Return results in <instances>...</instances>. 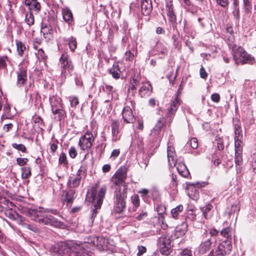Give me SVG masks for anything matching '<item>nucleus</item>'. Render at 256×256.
I'll return each instance as SVG.
<instances>
[{"instance_id":"f257e3e1","label":"nucleus","mask_w":256,"mask_h":256,"mask_svg":"<svg viewBox=\"0 0 256 256\" xmlns=\"http://www.w3.org/2000/svg\"><path fill=\"white\" fill-rule=\"evenodd\" d=\"M126 178V171L124 169H118L112 178L114 184L117 186L116 188L115 211L117 213L121 212L126 208V199L127 197V188L124 186L122 190L120 185L124 184Z\"/></svg>"},{"instance_id":"f03ea898","label":"nucleus","mask_w":256,"mask_h":256,"mask_svg":"<svg viewBox=\"0 0 256 256\" xmlns=\"http://www.w3.org/2000/svg\"><path fill=\"white\" fill-rule=\"evenodd\" d=\"M50 212L54 213L55 210H44V208L40 207L35 208H32L29 210V213L30 215H33L37 218L44 216V218H38L37 220H36L40 223L44 224H50L58 228H62L63 226L62 222H60V221H58L57 220H56L51 216H45L44 215V212Z\"/></svg>"},{"instance_id":"7ed1b4c3","label":"nucleus","mask_w":256,"mask_h":256,"mask_svg":"<svg viewBox=\"0 0 256 256\" xmlns=\"http://www.w3.org/2000/svg\"><path fill=\"white\" fill-rule=\"evenodd\" d=\"M232 55L233 58L238 64V57H240L242 60H240V62L242 64H252L254 62L255 59L254 57L252 56L250 54L246 52V51L240 46H237L234 44L232 46Z\"/></svg>"},{"instance_id":"20e7f679","label":"nucleus","mask_w":256,"mask_h":256,"mask_svg":"<svg viewBox=\"0 0 256 256\" xmlns=\"http://www.w3.org/2000/svg\"><path fill=\"white\" fill-rule=\"evenodd\" d=\"M234 147L235 152L242 153V130L241 128L240 122L238 120H236L234 122Z\"/></svg>"},{"instance_id":"39448f33","label":"nucleus","mask_w":256,"mask_h":256,"mask_svg":"<svg viewBox=\"0 0 256 256\" xmlns=\"http://www.w3.org/2000/svg\"><path fill=\"white\" fill-rule=\"evenodd\" d=\"M158 245L162 254L168 256L171 253L172 251L171 240L167 234H163L158 238Z\"/></svg>"},{"instance_id":"423d86ee","label":"nucleus","mask_w":256,"mask_h":256,"mask_svg":"<svg viewBox=\"0 0 256 256\" xmlns=\"http://www.w3.org/2000/svg\"><path fill=\"white\" fill-rule=\"evenodd\" d=\"M94 140L92 134L90 132H87L80 138L78 146L82 150H88L91 148Z\"/></svg>"},{"instance_id":"0eeeda50","label":"nucleus","mask_w":256,"mask_h":256,"mask_svg":"<svg viewBox=\"0 0 256 256\" xmlns=\"http://www.w3.org/2000/svg\"><path fill=\"white\" fill-rule=\"evenodd\" d=\"M180 104V100L179 98L178 94H176L167 108L166 117L169 118L170 122H171L174 118Z\"/></svg>"},{"instance_id":"6e6552de","label":"nucleus","mask_w":256,"mask_h":256,"mask_svg":"<svg viewBox=\"0 0 256 256\" xmlns=\"http://www.w3.org/2000/svg\"><path fill=\"white\" fill-rule=\"evenodd\" d=\"M204 238L199 246V252L204 254L210 250L212 246V242L210 238H208V234L205 232L203 235Z\"/></svg>"},{"instance_id":"1a4fd4ad","label":"nucleus","mask_w":256,"mask_h":256,"mask_svg":"<svg viewBox=\"0 0 256 256\" xmlns=\"http://www.w3.org/2000/svg\"><path fill=\"white\" fill-rule=\"evenodd\" d=\"M122 116L124 122L126 124L133 123L135 120L132 111L128 106H125L122 110Z\"/></svg>"},{"instance_id":"9d476101","label":"nucleus","mask_w":256,"mask_h":256,"mask_svg":"<svg viewBox=\"0 0 256 256\" xmlns=\"http://www.w3.org/2000/svg\"><path fill=\"white\" fill-rule=\"evenodd\" d=\"M79 247L78 246L76 247L74 246H70L68 244L65 242V252H66V254L68 256H71L72 254H73L74 256H87L88 254L84 250L80 252H77L78 248Z\"/></svg>"},{"instance_id":"9b49d317","label":"nucleus","mask_w":256,"mask_h":256,"mask_svg":"<svg viewBox=\"0 0 256 256\" xmlns=\"http://www.w3.org/2000/svg\"><path fill=\"white\" fill-rule=\"evenodd\" d=\"M112 140L116 142L119 140L118 134L120 132V122L118 120H112L111 123Z\"/></svg>"},{"instance_id":"f8f14e48","label":"nucleus","mask_w":256,"mask_h":256,"mask_svg":"<svg viewBox=\"0 0 256 256\" xmlns=\"http://www.w3.org/2000/svg\"><path fill=\"white\" fill-rule=\"evenodd\" d=\"M141 10L142 13L144 16L149 15L152 10V6L151 0H141Z\"/></svg>"},{"instance_id":"ddd939ff","label":"nucleus","mask_w":256,"mask_h":256,"mask_svg":"<svg viewBox=\"0 0 256 256\" xmlns=\"http://www.w3.org/2000/svg\"><path fill=\"white\" fill-rule=\"evenodd\" d=\"M106 192V188L103 186L98 191L97 196H94L93 202L97 204V208H100Z\"/></svg>"},{"instance_id":"4468645a","label":"nucleus","mask_w":256,"mask_h":256,"mask_svg":"<svg viewBox=\"0 0 256 256\" xmlns=\"http://www.w3.org/2000/svg\"><path fill=\"white\" fill-rule=\"evenodd\" d=\"M167 156L168 162L170 166H174L176 164V153L174 147L170 146L167 148Z\"/></svg>"},{"instance_id":"2eb2a0df","label":"nucleus","mask_w":256,"mask_h":256,"mask_svg":"<svg viewBox=\"0 0 256 256\" xmlns=\"http://www.w3.org/2000/svg\"><path fill=\"white\" fill-rule=\"evenodd\" d=\"M18 78L16 84L19 87L24 85L27 80L26 70L24 68H20L17 73Z\"/></svg>"},{"instance_id":"dca6fc26","label":"nucleus","mask_w":256,"mask_h":256,"mask_svg":"<svg viewBox=\"0 0 256 256\" xmlns=\"http://www.w3.org/2000/svg\"><path fill=\"white\" fill-rule=\"evenodd\" d=\"M108 72L114 78L118 79L120 77L122 71L118 62H115L113 64L112 68L108 70Z\"/></svg>"},{"instance_id":"f3484780","label":"nucleus","mask_w":256,"mask_h":256,"mask_svg":"<svg viewBox=\"0 0 256 256\" xmlns=\"http://www.w3.org/2000/svg\"><path fill=\"white\" fill-rule=\"evenodd\" d=\"M152 91V88L149 83L144 84L139 90V94L142 98L149 96Z\"/></svg>"},{"instance_id":"a211bd4d","label":"nucleus","mask_w":256,"mask_h":256,"mask_svg":"<svg viewBox=\"0 0 256 256\" xmlns=\"http://www.w3.org/2000/svg\"><path fill=\"white\" fill-rule=\"evenodd\" d=\"M166 122V121L164 118H160L152 130V133L154 134L155 135H158L161 131L162 128L165 124Z\"/></svg>"},{"instance_id":"6ab92c4d","label":"nucleus","mask_w":256,"mask_h":256,"mask_svg":"<svg viewBox=\"0 0 256 256\" xmlns=\"http://www.w3.org/2000/svg\"><path fill=\"white\" fill-rule=\"evenodd\" d=\"M24 4L30 7V10H34L37 12L40 10V4L36 0H26Z\"/></svg>"},{"instance_id":"aec40b11","label":"nucleus","mask_w":256,"mask_h":256,"mask_svg":"<svg viewBox=\"0 0 256 256\" xmlns=\"http://www.w3.org/2000/svg\"><path fill=\"white\" fill-rule=\"evenodd\" d=\"M212 206L211 204H206V206L202 208V214L205 218L208 219L212 216Z\"/></svg>"},{"instance_id":"412c9836","label":"nucleus","mask_w":256,"mask_h":256,"mask_svg":"<svg viewBox=\"0 0 256 256\" xmlns=\"http://www.w3.org/2000/svg\"><path fill=\"white\" fill-rule=\"evenodd\" d=\"M178 173L184 177H187L190 172L186 166L182 163H178L176 167Z\"/></svg>"},{"instance_id":"4be33fe9","label":"nucleus","mask_w":256,"mask_h":256,"mask_svg":"<svg viewBox=\"0 0 256 256\" xmlns=\"http://www.w3.org/2000/svg\"><path fill=\"white\" fill-rule=\"evenodd\" d=\"M3 114L2 116V120L6 119H12L13 115L10 113V107L9 104H6L4 106Z\"/></svg>"},{"instance_id":"5701e85b","label":"nucleus","mask_w":256,"mask_h":256,"mask_svg":"<svg viewBox=\"0 0 256 256\" xmlns=\"http://www.w3.org/2000/svg\"><path fill=\"white\" fill-rule=\"evenodd\" d=\"M80 178L79 176H70L68 182V186L70 188L78 186L80 184Z\"/></svg>"},{"instance_id":"b1692460","label":"nucleus","mask_w":256,"mask_h":256,"mask_svg":"<svg viewBox=\"0 0 256 256\" xmlns=\"http://www.w3.org/2000/svg\"><path fill=\"white\" fill-rule=\"evenodd\" d=\"M65 22H68L70 25H72L74 24L72 12L68 8H65Z\"/></svg>"},{"instance_id":"393cba45","label":"nucleus","mask_w":256,"mask_h":256,"mask_svg":"<svg viewBox=\"0 0 256 256\" xmlns=\"http://www.w3.org/2000/svg\"><path fill=\"white\" fill-rule=\"evenodd\" d=\"M16 44L18 55L22 56L24 54V52L26 50V46L25 44L22 42L18 40H16Z\"/></svg>"},{"instance_id":"a878e982","label":"nucleus","mask_w":256,"mask_h":256,"mask_svg":"<svg viewBox=\"0 0 256 256\" xmlns=\"http://www.w3.org/2000/svg\"><path fill=\"white\" fill-rule=\"evenodd\" d=\"M177 184L178 182L176 176L172 174V180L170 184L171 188L170 190L168 189V191L171 194H175V191L176 190Z\"/></svg>"},{"instance_id":"bb28decb","label":"nucleus","mask_w":256,"mask_h":256,"mask_svg":"<svg viewBox=\"0 0 256 256\" xmlns=\"http://www.w3.org/2000/svg\"><path fill=\"white\" fill-rule=\"evenodd\" d=\"M53 252L59 254V256H64V248L62 242L57 243L54 247Z\"/></svg>"},{"instance_id":"cd10ccee","label":"nucleus","mask_w":256,"mask_h":256,"mask_svg":"<svg viewBox=\"0 0 256 256\" xmlns=\"http://www.w3.org/2000/svg\"><path fill=\"white\" fill-rule=\"evenodd\" d=\"M139 81L136 79L134 78L130 82L128 88L129 92H132V95L134 94L136 90V86L139 85Z\"/></svg>"},{"instance_id":"c85d7f7f","label":"nucleus","mask_w":256,"mask_h":256,"mask_svg":"<svg viewBox=\"0 0 256 256\" xmlns=\"http://www.w3.org/2000/svg\"><path fill=\"white\" fill-rule=\"evenodd\" d=\"M25 22L29 26L34 24V18L33 14L31 12H28L26 14L25 16Z\"/></svg>"},{"instance_id":"c756f323","label":"nucleus","mask_w":256,"mask_h":256,"mask_svg":"<svg viewBox=\"0 0 256 256\" xmlns=\"http://www.w3.org/2000/svg\"><path fill=\"white\" fill-rule=\"evenodd\" d=\"M74 198V192L72 190L69 192L66 193L65 196V201H66L67 206H70Z\"/></svg>"},{"instance_id":"7c9ffc66","label":"nucleus","mask_w":256,"mask_h":256,"mask_svg":"<svg viewBox=\"0 0 256 256\" xmlns=\"http://www.w3.org/2000/svg\"><path fill=\"white\" fill-rule=\"evenodd\" d=\"M9 58L6 56H0V69H6L7 62H9Z\"/></svg>"},{"instance_id":"2f4dec72","label":"nucleus","mask_w":256,"mask_h":256,"mask_svg":"<svg viewBox=\"0 0 256 256\" xmlns=\"http://www.w3.org/2000/svg\"><path fill=\"white\" fill-rule=\"evenodd\" d=\"M184 210V207L182 204L178 206L171 210V214L173 218H176L180 212H182Z\"/></svg>"},{"instance_id":"473e14b6","label":"nucleus","mask_w":256,"mask_h":256,"mask_svg":"<svg viewBox=\"0 0 256 256\" xmlns=\"http://www.w3.org/2000/svg\"><path fill=\"white\" fill-rule=\"evenodd\" d=\"M220 234L224 237L229 238L232 235V228L228 227L226 228L222 229L220 231Z\"/></svg>"},{"instance_id":"72a5a7b5","label":"nucleus","mask_w":256,"mask_h":256,"mask_svg":"<svg viewBox=\"0 0 256 256\" xmlns=\"http://www.w3.org/2000/svg\"><path fill=\"white\" fill-rule=\"evenodd\" d=\"M22 178H27L31 176V172L30 167L24 166L22 168Z\"/></svg>"},{"instance_id":"f704fd0d","label":"nucleus","mask_w":256,"mask_h":256,"mask_svg":"<svg viewBox=\"0 0 256 256\" xmlns=\"http://www.w3.org/2000/svg\"><path fill=\"white\" fill-rule=\"evenodd\" d=\"M94 204V208L92 209V214H91L89 222L90 224L91 225L93 224L94 220V218H96L98 210L100 208H97V204Z\"/></svg>"},{"instance_id":"c9c22d12","label":"nucleus","mask_w":256,"mask_h":256,"mask_svg":"<svg viewBox=\"0 0 256 256\" xmlns=\"http://www.w3.org/2000/svg\"><path fill=\"white\" fill-rule=\"evenodd\" d=\"M96 242V244L98 248L104 249V246L106 244V240L102 237H98L96 240L94 242Z\"/></svg>"},{"instance_id":"e433bc0d","label":"nucleus","mask_w":256,"mask_h":256,"mask_svg":"<svg viewBox=\"0 0 256 256\" xmlns=\"http://www.w3.org/2000/svg\"><path fill=\"white\" fill-rule=\"evenodd\" d=\"M242 153L235 152V164L236 166H240L242 162Z\"/></svg>"},{"instance_id":"4c0bfd02","label":"nucleus","mask_w":256,"mask_h":256,"mask_svg":"<svg viewBox=\"0 0 256 256\" xmlns=\"http://www.w3.org/2000/svg\"><path fill=\"white\" fill-rule=\"evenodd\" d=\"M52 32V30L50 26L41 30V32L42 33L44 36L48 38H50V36Z\"/></svg>"},{"instance_id":"58836bf2","label":"nucleus","mask_w":256,"mask_h":256,"mask_svg":"<svg viewBox=\"0 0 256 256\" xmlns=\"http://www.w3.org/2000/svg\"><path fill=\"white\" fill-rule=\"evenodd\" d=\"M68 98L72 108H76L79 104L78 100L76 96H70Z\"/></svg>"},{"instance_id":"ea45409f","label":"nucleus","mask_w":256,"mask_h":256,"mask_svg":"<svg viewBox=\"0 0 256 256\" xmlns=\"http://www.w3.org/2000/svg\"><path fill=\"white\" fill-rule=\"evenodd\" d=\"M102 90L108 94H111V97H112V93L114 92V88L112 86L108 84H105L102 86Z\"/></svg>"},{"instance_id":"a19ab883","label":"nucleus","mask_w":256,"mask_h":256,"mask_svg":"<svg viewBox=\"0 0 256 256\" xmlns=\"http://www.w3.org/2000/svg\"><path fill=\"white\" fill-rule=\"evenodd\" d=\"M68 45H69V48H70V50L72 52H74V50L76 48V46H77V42L76 41V39L74 38H72L68 41Z\"/></svg>"},{"instance_id":"79ce46f5","label":"nucleus","mask_w":256,"mask_h":256,"mask_svg":"<svg viewBox=\"0 0 256 256\" xmlns=\"http://www.w3.org/2000/svg\"><path fill=\"white\" fill-rule=\"evenodd\" d=\"M132 202L136 208L140 206V198L138 194H134L131 198Z\"/></svg>"},{"instance_id":"37998d69","label":"nucleus","mask_w":256,"mask_h":256,"mask_svg":"<svg viewBox=\"0 0 256 256\" xmlns=\"http://www.w3.org/2000/svg\"><path fill=\"white\" fill-rule=\"evenodd\" d=\"M226 156H222V160L224 164H223L226 167L228 168H232L233 166V162L232 160H226Z\"/></svg>"},{"instance_id":"c03bdc74","label":"nucleus","mask_w":256,"mask_h":256,"mask_svg":"<svg viewBox=\"0 0 256 256\" xmlns=\"http://www.w3.org/2000/svg\"><path fill=\"white\" fill-rule=\"evenodd\" d=\"M156 48L157 50L160 52L162 54H165L167 52L166 47L162 43H158L157 44Z\"/></svg>"},{"instance_id":"a18cd8bd","label":"nucleus","mask_w":256,"mask_h":256,"mask_svg":"<svg viewBox=\"0 0 256 256\" xmlns=\"http://www.w3.org/2000/svg\"><path fill=\"white\" fill-rule=\"evenodd\" d=\"M12 146L14 148L18 150L21 151L22 152H26V148L22 144H12Z\"/></svg>"},{"instance_id":"49530a36","label":"nucleus","mask_w":256,"mask_h":256,"mask_svg":"<svg viewBox=\"0 0 256 256\" xmlns=\"http://www.w3.org/2000/svg\"><path fill=\"white\" fill-rule=\"evenodd\" d=\"M148 216V212L146 210H142V212L136 216V218L138 220H144Z\"/></svg>"},{"instance_id":"de8ad7c7","label":"nucleus","mask_w":256,"mask_h":256,"mask_svg":"<svg viewBox=\"0 0 256 256\" xmlns=\"http://www.w3.org/2000/svg\"><path fill=\"white\" fill-rule=\"evenodd\" d=\"M218 154V152H216V154H214L212 156V162L214 166H218L220 164L222 163V160L220 158H216V155Z\"/></svg>"},{"instance_id":"09e8293b","label":"nucleus","mask_w":256,"mask_h":256,"mask_svg":"<svg viewBox=\"0 0 256 256\" xmlns=\"http://www.w3.org/2000/svg\"><path fill=\"white\" fill-rule=\"evenodd\" d=\"M166 12L170 21L174 22L176 20V16L174 14V10Z\"/></svg>"},{"instance_id":"8fccbe9b","label":"nucleus","mask_w":256,"mask_h":256,"mask_svg":"<svg viewBox=\"0 0 256 256\" xmlns=\"http://www.w3.org/2000/svg\"><path fill=\"white\" fill-rule=\"evenodd\" d=\"M56 99V98H50V104H51V106H52V112L54 113H55V114H56V113H58V111H59V108H56V106L55 105L54 102H53V100H55Z\"/></svg>"},{"instance_id":"3c124183","label":"nucleus","mask_w":256,"mask_h":256,"mask_svg":"<svg viewBox=\"0 0 256 256\" xmlns=\"http://www.w3.org/2000/svg\"><path fill=\"white\" fill-rule=\"evenodd\" d=\"M120 154V150L118 149H115L111 153L110 158L114 160Z\"/></svg>"},{"instance_id":"603ef678","label":"nucleus","mask_w":256,"mask_h":256,"mask_svg":"<svg viewBox=\"0 0 256 256\" xmlns=\"http://www.w3.org/2000/svg\"><path fill=\"white\" fill-rule=\"evenodd\" d=\"M68 153L70 157L72 158H75L78 154L77 151L74 147H71L70 148Z\"/></svg>"},{"instance_id":"864d4df0","label":"nucleus","mask_w":256,"mask_h":256,"mask_svg":"<svg viewBox=\"0 0 256 256\" xmlns=\"http://www.w3.org/2000/svg\"><path fill=\"white\" fill-rule=\"evenodd\" d=\"M36 54L38 59L44 60L46 57L44 51L41 48L38 50Z\"/></svg>"},{"instance_id":"5fc2aeb1","label":"nucleus","mask_w":256,"mask_h":256,"mask_svg":"<svg viewBox=\"0 0 256 256\" xmlns=\"http://www.w3.org/2000/svg\"><path fill=\"white\" fill-rule=\"evenodd\" d=\"M208 256H224V254L222 251L218 250H216L214 252L213 250H212Z\"/></svg>"},{"instance_id":"6e6d98bb","label":"nucleus","mask_w":256,"mask_h":256,"mask_svg":"<svg viewBox=\"0 0 256 256\" xmlns=\"http://www.w3.org/2000/svg\"><path fill=\"white\" fill-rule=\"evenodd\" d=\"M126 60L132 61L134 58V54L128 51L125 54Z\"/></svg>"},{"instance_id":"4d7b16f0","label":"nucleus","mask_w":256,"mask_h":256,"mask_svg":"<svg viewBox=\"0 0 256 256\" xmlns=\"http://www.w3.org/2000/svg\"><path fill=\"white\" fill-rule=\"evenodd\" d=\"M28 161V160L26 158H18L16 159L18 164L20 166H22L26 164Z\"/></svg>"},{"instance_id":"13d9d810","label":"nucleus","mask_w":256,"mask_h":256,"mask_svg":"<svg viewBox=\"0 0 256 256\" xmlns=\"http://www.w3.org/2000/svg\"><path fill=\"white\" fill-rule=\"evenodd\" d=\"M190 145L191 147L194 149L197 148L198 146V142L197 139L195 138H192L190 141Z\"/></svg>"},{"instance_id":"bf43d9fd","label":"nucleus","mask_w":256,"mask_h":256,"mask_svg":"<svg viewBox=\"0 0 256 256\" xmlns=\"http://www.w3.org/2000/svg\"><path fill=\"white\" fill-rule=\"evenodd\" d=\"M5 215L12 220H14L16 218V214H14L11 210H6L5 211Z\"/></svg>"},{"instance_id":"052dcab7","label":"nucleus","mask_w":256,"mask_h":256,"mask_svg":"<svg viewBox=\"0 0 256 256\" xmlns=\"http://www.w3.org/2000/svg\"><path fill=\"white\" fill-rule=\"evenodd\" d=\"M66 62V66L65 65V69L66 67L69 71V72H70L74 69L73 65L70 62H68L67 58L65 56V62Z\"/></svg>"},{"instance_id":"680f3d73","label":"nucleus","mask_w":256,"mask_h":256,"mask_svg":"<svg viewBox=\"0 0 256 256\" xmlns=\"http://www.w3.org/2000/svg\"><path fill=\"white\" fill-rule=\"evenodd\" d=\"M16 217L14 220L17 221V222L18 224L22 225V226L23 224L24 223V222L23 218L17 213L16 214Z\"/></svg>"},{"instance_id":"e2e57ef3","label":"nucleus","mask_w":256,"mask_h":256,"mask_svg":"<svg viewBox=\"0 0 256 256\" xmlns=\"http://www.w3.org/2000/svg\"><path fill=\"white\" fill-rule=\"evenodd\" d=\"M200 78L204 79H206L208 76V74L203 66L200 68Z\"/></svg>"},{"instance_id":"0e129e2a","label":"nucleus","mask_w":256,"mask_h":256,"mask_svg":"<svg viewBox=\"0 0 256 256\" xmlns=\"http://www.w3.org/2000/svg\"><path fill=\"white\" fill-rule=\"evenodd\" d=\"M216 140L218 149L220 151L223 150L224 148V145L223 144L222 140L220 138H218V140Z\"/></svg>"},{"instance_id":"69168bd1","label":"nucleus","mask_w":256,"mask_h":256,"mask_svg":"<svg viewBox=\"0 0 256 256\" xmlns=\"http://www.w3.org/2000/svg\"><path fill=\"white\" fill-rule=\"evenodd\" d=\"M138 252L137 254V255L138 256H141L142 254H143L144 253H145L146 251V247L140 246H138Z\"/></svg>"},{"instance_id":"338daca9","label":"nucleus","mask_w":256,"mask_h":256,"mask_svg":"<svg viewBox=\"0 0 256 256\" xmlns=\"http://www.w3.org/2000/svg\"><path fill=\"white\" fill-rule=\"evenodd\" d=\"M211 99L213 102H218L220 100V96L218 94L214 93L211 96Z\"/></svg>"},{"instance_id":"774afa93","label":"nucleus","mask_w":256,"mask_h":256,"mask_svg":"<svg viewBox=\"0 0 256 256\" xmlns=\"http://www.w3.org/2000/svg\"><path fill=\"white\" fill-rule=\"evenodd\" d=\"M244 4L246 11L248 12L251 8V5L249 0H243Z\"/></svg>"}]
</instances>
